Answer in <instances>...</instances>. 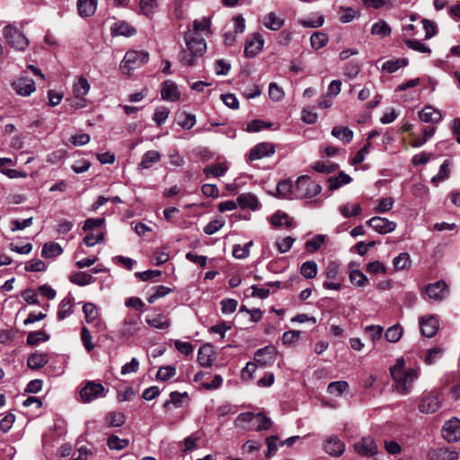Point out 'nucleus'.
Wrapping results in <instances>:
<instances>
[{
	"label": "nucleus",
	"mask_w": 460,
	"mask_h": 460,
	"mask_svg": "<svg viewBox=\"0 0 460 460\" xmlns=\"http://www.w3.org/2000/svg\"><path fill=\"white\" fill-rule=\"evenodd\" d=\"M187 49L180 52V61L182 65L191 66L195 64V58L201 57L207 49L205 40L197 33L188 31L184 35Z\"/></svg>",
	"instance_id": "1"
},
{
	"label": "nucleus",
	"mask_w": 460,
	"mask_h": 460,
	"mask_svg": "<svg viewBox=\"0 0 460 460\" xmlns=\"http://www.w3.org/2000/svg\"><path fill=\"white\" fill-rule=\"evenodd\" d=\"M3 36L8 46L17 51H24L30 44V40L24 32L13 24L4 27Z\"/></svg>",
	"instance_id": "2"
},
{
	"label": "nucleus",
	"mask_w": 460,
	"mask_h": 460,
	"mask_svg": "<svg viewBox=\"0 0 460 460\" xmlns=\"http://www.w3.org/2000/svg\"><path fill=\"white\" fill-rule=\"evenodd\" d=\"M322 190L321 186L308 175H302L296 181L294 187L295 199H311L317 196Z\"/></svg>",
	"instance_id": "3"
},
{
	"label": "nucleus",
	"mask_w": 460,
	"mask_h": 460,
	"mask_svg": "<svg viewBox=\"0 0 460 460\" xmlns=\"http://www.w3.org/2000/svg\"><path fill=\"white\" fill-rule=\"evenodd\" d=\"M392 377L395 383V391L402 395H406L412 390L413 383L419 377V373L416 369L409 367L403 372L394 374Z\"/></svg>",
	"instance_id": "4"
},
{
	"label": "nucleus",
	"mask_w": 460,
	"mask_h": 460,
	"mask_svg": "<svg viewBox=\"0 0 460 460\" xmlns=\"http://www.w3.org/2000/svg\"><path fill=\"white\" fill-rule=\"evenodd\" d=\"M149 54L146 51L128 50L120 63V70L130 75L131 71L137 69L147 63Z\"/></svg>",
	"instance_id": "5"
},
{
	"label": "nucleus",
	"mask_w": 460,
	"mask_h": 460,
	"mask_svg": "<svg viewBox=\"0 0 460 460\" xmlns=\"http://www.w3.org/2000/svg\"><path fill=\"white\" fill-rule=\"evenodd\" d=\"M108 391L104 386L94 381H87L80 390V397L84 402H91L98 398L105 397Z\"/></svg>",
	"instance_id": "6"
},
{
	"label": "nucleus",
	"mask_w": 460,
	"mask_h": 460,
	"mask_svg": "<svg viewBox=\"0 0 460 460\" xmlns=\"http://www.w3.org/2000/svg\"><path fill=\"white\" fill-rule=\"evenodd\" d=\"M141 326L142 321L140 315L128 314L119 329V336L123 339H130L139 332Z\"/></svg>",
	"instance_id": "7"
},
{
	"label": "nucleus",
	"mask_w": 460,
	"mask_h": 460,
	"mask_svg": "<svg viewBox=\"0 0 460 460\" xmlns=\"http://www.w3.org/2000/svg\"><path fill=\"white\" fill-rule=\"evenodd\" d=\"M90 90V84L84 76L76 78L73 84L74 101L72 106L75 109L84 108L86 106V101L84 98Z\"/></svg>",
	"instance_id": "8"
},
{
	"label": "nucleus",
	"mask_w": 460,
	"mask_h": 460,
	"mask_svg": "<svg viewBox=\"0 0 460 460\" xmlns=\"http://www.w3.org/2000/svg\"><path fill=\"white\" fill-rule=\"evenodd\" d=\"M442 436L449 443L460 440V420L453 418L445 422Z\"/></svg>",
	"instance_id": "9"
},
{
	"label": "nucleus",
	"mask_w": 460,
	"mask_h": 460,
	"mask_svg": "<svg viewBox=\"0 0 460 460\" xmlns=\"http://www.w3.org/2000/svg\"><path fill=\"white\" fill-rule=\"evenodd\" d=\"M425 293L429 299L441 301L448 296V288L445 281L438 280L435 283L429 284L425 288Z\"/></svg>",
	"instance_id": "10"
},
{
	"label": "nucleus",
	"mask_w": 460,
	"mask_h": 460,
	"mask_svg": "<svg viewBox=\"0 0 460 460\" xmlns=\"http://www.w3.org/2000/svg\"><path fill=\"white\" fill-rule=\"evenodd\" d=\"M367 225L372 227L380 234H385L393 232L396 228V223L390 221L385 217H374L367 221Z\"/></svg>",
	"instance_id": "11"
},
{
	"label": "nucleus",
	"mask_w": 460,
	"mask_h": 460,
	"mask_svg": "<svg viewBox=\"0 0 460 460\" xmlns=\"http://www.w3.org/2000/svg\"><path fill=\"white\" fill-rule=\"evenodd\" d=\"M277 350L274 346H265L254 353V360L261 366H271L276 360Z\"/></svg>",
	"instance_id": "12"
},
{
	"label": "nucleus",
	"mask_w": 460,
	"mask_h": 460,
	"mask_svg": "<svg viewBox=\"0 0 460 460\" xmlns=\"http://www.w3.org/2000/svg\"><path fill=\"white\" fill-rule=\"evenodd\" d=\"M441 406V398L438 394H429L422 397L420 404L419 410L422 413H434L436 412Z\"/></svg>",
	"instance_id": "13"
},
{
	"label": "nucleus",
	"mask_w": 460,
	"mask_h": 460,
	"mask_svg": "<svg viewBox=\"0 0 460 460\" xmlns=\"http://www.w3.org/2000/svg\"><path fill=\"white\" fill-rule=\"evenodd\" d=\"M355 451L363 456L370 457L377 453V447L371 437H364L360 441L355 443Z\"/></svg>",
	"instance_id": "14"
},
{
	"label": "nucleus",
	"mask_w": 460,
	"mask_h": 460,
	"mask_svg": "<svg viewBox=\"0 0 460 460\" xmlns=\"http://www.w3.org/2000/svg\"><path fill=\"white\" fill-rule=\"evenodd\" d=\"M12 85L15 92L22 96H29L36 90L34 81L26 76L18 78Z\"/></svg>",
	"instance_id": "15"
},
{
	"label": "nucleus",
	"mask_w": 460,
	"mask_h": 460,
	"mask_svg": "<svg viewBox=\"0 0 460 460\" xmlns=\"http://www.w3.org/2000/svg\"><path fill=\"white\" fill-rule=\"evenodd\" d=\"M420 331L423 336L433 337L438 331V320L434 315L421 317L420 319Z\"/></svg>",
	"instance_id": "16"
},
{
	"label": "nucleus",
	"mask_w": 460,
	"mask_h": 460,
	"mask_svg": "<svg viewBox=\"0 0 460 460\" xmlns=\"http://www.w3.org/2000/svg\"><path fill=\"white\" fill-rule=\"evenodd\" d=\"M275 153V147L270 143H260L250 150L249 159L251 161L268 157Z\"/></svg>",
	"instance_id": "17"
},
{
	"label": "nucleus",
	"mask_w": 460,
	"mask_h": 460,
	"mask_svg": "<svg viewBox=\"0 0 460 460\" xmlns=\"http://www.w3.org/2000/svg\"><path fill=\"white\" fill-rule=\"evenodd\" d=\"M323 448L328 455L338 457L343 454L345 445L337 436H331L326 439Z\"/></svg>",
	"instance_id": "18"
},
{
	"label": "nucleus",
	"mask_w": 460,
	"mask_h": 460,
	"mask_svg": "<svg viewBox=\"0 0 460 460\" xmlns=\"http://www.w3.org/2000/svg\"><path fill=\"white\" fill-rule=\"evenodd\" d=\"M264 40L260 33H255L253 37L248 40L244 47V54L247 58H254L262 49Z\"/></svg>",
	"instance_id": "19"
},
{
	"label": "nucleus",
	"mask_w": 460,
	"mask_h": 460,
	"mask_svg": "<svg viewBox=\"0 0 460 460\" xmlns=\"http://www.w3.org/2000/svg\"><path fill=\"white\" fill-rule=\"evenodd\" d=\"M180 92L176 84L172 81H165L161 89V97L164 101L177 102L180 99Z\"/></svg>",
	"instance_id": "20"
},
{
	"label": "nucleus",
	"mask_w": 460,
	"mask_h": 460,
	"mask_svg": "<svg viewBox=\"0 0 460 460\" xmlns=\"http://www.w3.org/2000/svg\"><path fill=\"white\" fill-rule=\"evenodd\" d=\"M214 350L209 344H205L199 349L198 362L203 367H210L213 363Z\"/></svg>",
	"instance_id": "21"
},
{
	"label": "nucleus",
	"mask_w": 460,
	"mask_h": 460,
	"mask_svg": "<svg viewBox=\"0 0 460 460\" xmlns=\"http://www.w3.org/2000/svg\"><path fill=\"white\" fill-rule=\"evenodd\" d=\"M442 113L430 106H426L419 113V118L425 123H438L442 119Z\"/></svg>",
	"instance_id": "22"
},
{
	"label": "nucleus",
	"mask_w": 460,
	"mask_h": 460,
	"mask_svg": "<svg viewBox=\"0 0 460 460\" xmlns=\"http://www.w3.org/2000/svg\"><path fill=\"white\" fill-rule=\"evenodd\" d=\"M49 360L47 353L37 352L31 354L27 359V366L31 369H39L43 367Z\"/></svg>",
	"instance_id": "23"
},
{
	"label": "nucleus",
	"mask_w": 460,
	"mask_h": 460,
	"mask_svg": "<svg viewBox=\"0 0 460 460\" xmlns=\"http://www.w3.org/2000/svg\"><path fill=\"white\" fill-rule=\"evenodd\" d=\"M146 322L150 327L159 330L168 329L171 325L169 318L164 314H158L152 317H147Z\"/></svg>",
	"instance_id": "24"
},
{
	"label": "nucleus",
	"mask_w": 460,
	"mask_h": 460,
	"mask_svg": "<svg viewBox=\"0 0 460 460\" xmlns=\"http://www.w3.org/2000/svg\"><path fill=\"white\" fill-rule=\"evenodd\" d=\"M97 7V0H78L77 9L82 17L92 16Z\"/></svg>",
	"instance_id": "25"
},
{
	"label": "nucleus",
	"mask_w": 460,
	"mask_h": 460,
	"mask_svg": "<svg viewBox=\"0 0 460 460\" xmlns=\"http://www.w3.org/2000/svg\"><path fill=\"white\" fill-rule=\"evenodd\" d=\"M161 154L155 150H149L146 152L142 156L141 162L139 164V168H150L154 164H156L161 160Z\"/></svg>",
	"instance_id": "26"
},
{
	"label": "nucleus",
	"mask_w": 460,
	"mask_h": 460,
	"mask_svg": "<svg viewBox=\"0 0 460 460\" xmlns=\"http://www.w3.org/2000/svg\"><path fill=\"white\" fill-rule=\"evenodd\" d=\"M237 203L242 208L255 210L258 208L257 198L251 193H243L238 196Z\"/></svg>",
	"instance_id": "27"
},
{
	"label": "nucleus",
	"mask_w": 460,
	"mask_h": 460,
	"mask_svg": "<svg viewBox=\"0 0 460 460\" xmlns=\"http://www.w3.org/2000/svg\"><path fill=\"white\" fill-rule=\"evenodd\" d=\"M73 307H74V304H73V300L71 297L66 296L64 299H62V301L60 302L59 306H58V320L62 321V320L66 319V317L70 316L74 312Z\"/></svg>",
	"instance_id": "28"
},
{
	"label": "nucleus",
	"mask_w": 460,
	"mask_h": 460,
	"mask_svg": "<svg viewBox=\"0 0 460 460\" xmlns=\"http://www.w3.org/2000/svg\"><path fill=\"white\" fill-rule=\"evenodd\" d=\"M351 177L343 172H340L337 176L330 177L328 179L329 189L331 190H336L344 184H348L351 181Z\"/></svg>",
	"instance_id": "29"
},
{
	"label": "nucleus",
	"mask_w": 460,
	"mask_h": 460,
	"mask_svg": "<svg viewBox=\"0 0 460 460\" xmlns=\"http://www.w3.org/2000/svg\"><path fill=\"white\" fill-rule=\"evenodd\" d=\"M277 194L282 199H295L294 187L290 181H281L277 185Z\"/></svg>",
	"instance_id": "30"
},
{
	"label": "nucleus",
	"mask_w": 460,
	"mask_h": 460,
	"mask_svg": "<svg viewBox=\"0 0 460 460\" xmlns=\"http://www.w3.org/2000/svg\"><path fill=\"white\" fill-rule=\"evenodd\" d=\"M409 64L408 58H396L388 60L382 66V71L392 74L396 72L399 68L404 67Z\"/></svg>",
	"instance_id": "31"
},
{
	"label": "nucleus",
	"mask_w": 460,
	"mask_h": 460,
	"mask_svg": "<svg viewBox=\"0 0 460 460\" xmlns=\"http://www.w3.org/2000/svg\"><path fill=\"white\" fill-rule=\"evenodd\" d=\"M392 32V29L389 24L384 21L379 20L376 23H374L371 27V34L377 35L381 38H385L390 36Z\"/></svg>",
	"instance_id": "32"
},
{
	"label": "nucleus",
	"mask_w": 460,
	"mask_h": 460,
	"mask_svg": "<svg viewBox=\"0 0 460 460\" xmlns=\"http://www.w3.org/2000/svg\"><path fill=\"white\" fill-rule=\"evenodd\" d=\"M63 252L62 247L53 242L46 243L41 250V256L45 258H54Z\"/></svg>",
	"instance_id": "33"
},
{
	"label": "nucleus",
	"mask_w": 460,
	"mask_h": 460,
	"mask_svg": "<svg viewBox=\"0 0 460 460\" xmlns=\"http://www.w3.org/2000/svg\"><path fill=\"white\" fill-rule=\"evenodd\" d=\"M188 396L189 395L187 392H172L170 394V399L164 403L163 407L165 411L169 410L171 404H172L176 408H179L182 405L183 399L188 398Z\"/></svg>",
	"instance_id": "34"
},
{
	"label": "nucleus",
	"mask_w": 460,
	"mask_h": 460,
	"mask_svg": "<svg viewBox=\"0 0 460 460\" xmlns=\"http://www.w3.org/2000/svg\"><path fill=\"white\" fill-rule=\"evenodd\" d=\"M254 420V414L252 412H243L240 413L234 420V426L243 429H252L250 424Z\"/></svg>",
	"instance_id": "35"
},
{
	"label": "nucleus",
	"mask_w": 460,
	"mask_h": 460,
	"mask_svg": "<svg viewBox=\"0 0 460 460\" xmlns=\"http://www.w3.org/2000/svg\"><path fill=\"white\" fill-rule=\"evenodd\" d=\"M227 169H228V167L226 164L220 163V164H214L206 166L203 169V172L207 177H210V176L219 177V176L224 175L226 173V172L227 171Z\"/></svg>",
	"instance_id": "36"
},
{
	"label": "nucleus",
	"mask_w": 460,
	"mask_h": 460,
	"mask_svg": "<svg viewBox=\"0 0 460 460\" xmlns=\"http://www.w3.org/2000/svg\"><path fill=\"white\" fill-rule=\"evenodd\" d=\"M318 272V266L314 261H307L301 265L300 273L301 275L308 279L316 277Z\"/></svg>",
	"instance_id": "37"
},
{
	"label": "nucleus",
	"mask_w": 460,
	"mask_h": 460,
	"mask_svg": "<svg viewBox=\"0 0 460 460\" xmlns=\"http://www.w3.org/2000/svg\"><path fill=\"white\" fill-rule=\"evenodd\" d=\"M256 426L253 429L256 431H262V430H268L272 426L271 420L267 417L263 412H259L257 414H254V420Z\"/></svg>",
	"instance_id": "38"
},
{
	"label": "nucleus",
	"mask_w": 460,
	"mask_h": 460,
	"mask_svg": "<svg viewBox=\"0 0 460 460\" xmlns=\"http://www.w3.org/2000/svg\"><path fill=\"white\" fill-rule=\"evenodd\" d=\"M332 135L344 143H349L353 138V131L349 128L334 127Z\"/></svg>",
	"instance_id": "39"
},
{
	"label": "nucleus",
	"mask_w": 460,
	"mask_h": 460,
	"mask_svg": "<svg viewBox=\"0 0 460 460\" xmlns=\"http://www.w3.org/2000/svg\"><path fill=\"white\" fill-rule=\"evenodd\" d=\"M402 327L399 323H396L386 330L385 338L389 342H397L402 338Z\"/></svg>",
	"instance_id": "40"
},
{
	"label": "nucleus",
	"mask_w": 460,
	"mask_h": 460,
	"mask_svg": "<svg viewBox=\"0 0 460 460\" xmlns=\"http://www.w3.org/2000/svg\"><path fill=\"white\" fill-rule=\"evenodd\" d=\"M264 25L271 31H279L284 25V20L271 12L265 17Z\"/></svg>",
	"instance_id": "41"
},
{
	"label": "nucleus",
	"mask_w": 460,
	"mask_h": 460,
	"mask_svg": "<svg viewBox=\"0 0 460 460\" xmlns=\"http://www.w3.org/2000/svg\"><path fill=\"white\" fill-rule=\"evenodd\" d=\"M349 388V384L346 381L332 382L327 386V392L335 396H341Z\"/></svg>",
	"instance_id": "42"
},
{
	"label": "nucleus",
	"mask_w": 460,
	"mask_h": 460,
	"mask_svg": "<svg viewBox=\"0 0 460 460\" xmlns=\"http://www.w3.org/2000/svg\"><path fill=\"white\" fill-rule=\"evenodd\" d=\"M83 312L85 316V320L87 323H93L99 317V312L96 305L93 303H85L83 305Z\"/></svg>",
	"instance_id": "43"
},
{
	"label": "nucleus",
	"mask_w": 460,
	"mask_h": 460,
	"mask_svg": "<svg viewBox=\"0 0 460 460\" xmlns=\"http://www.w3.org/2000/svg\"><path fill=\"white\" fill-rule=\"evenodd\" d=\"M49 339V334L44 331L31 332L28 334L26 342L28 345L35 346L40 341H47Z\"/></svg>",
	"instance_id": "44"
},
{
	"label": "nucleus",
	"mask_w": 460,
	"mask_h": 460,
	"mask_svg": "<svg viewBox=\"0 0 460 460\" xmlns=\"http://www.w3.org/2000/svg\"><path fill=\"white\" fill-rule=\"evenodd\" d=\"M393 264L397 270H402L410 268L411 259L407 252H402L393 260Z\"/></svg>",
	"instance_id": "45"
},
{
	"label": "nucleus",
	"mask_w": 460,
	"mask_h": 460,
	"mask_svg": "<svg viewBox=\"0 0 460 460\" xmlns=\"http://www.w3.org/2000/svg\"><path fill=\"white\" fill-rule=\"evenodd\" d=\"M129 444L128 439L119 438L117 436H110L107 439V445L111 450H121L127 447Z\"/></svg>",
	"instance_id": "46"
},
{
	"label": "nucleus",
	"mask_w": 460,
	"mask_h": 460,
	"mask_svg": "<svg viewBox=\"0 0 460 460\" xmlns=\"http://www.w3.org/2000/svg\"><path fill=\"white\" fill-rule=\"evenodd\" d=\"M72 283L78 286H86L93 281L92 275L85 272H77L69 277Z\"/></svg>",
	"instance_id": "47"
},
{
	"label": "nucleus",
	"mask_w": 460,
	"mask_h": 460,
	"mask_svg": "<svg viewBox=\"0 0 460 460\" xmlns=\"http://www.w3.org/2000/svg\"><path fill=\"white\" fill-rule=\"evenodd\" d=\"M311 46L314 49H320L328 42V36L323 32H314L310 38Z\"/></svg>",
	"instance_id": "48"
},
{
	"label": "nucleus",
	"mask_w": 460,
	"mask_h": 460,
	"mask_svg": "<svg viewBox=\"0 0 460 460\" xmlns=\"http://www.w3.org/2000/svg\"><path fill=\"white\" fill-rule=\"evenodd\" d=\"M349 281L357 287H364L368 282V279L359 270H352L349 272Z\"/></svg>",
	"instance_id": "49"
},
{
	"label": "nucleus",
	"mask_w": 460,
	"mask_h": 460,
	"mask_svg": "<svg viewBox=\"0 0 460 460\" xmlns=\"http://www.w3.org/2000/svg\"><path fill=\"white\" fill-rule=\"evenodd\" d=\"M340 211L344 217H356L361 214L362 209L359 204H345L340 208Z\"/></svg>",
	"instance_id": "50"
},
{
	"label": "nucleus",
	"mask_w": 460,
	"mask_h": 460,
	"mask_svg": "<svg viewBox=\"0 0 460 460\" xmlns=\"http://www.w3.org/2000/svg\"><path fill=\"white\" fill-rule=\"evenodd\" d=\"M436 128L434 127H427L422 129V137L416 138L411 142L413 147L422 146L429 138L435 134Z\"/></svg>",
	"instance_id": "51"
},
{
	"label": "nucleus",
	"mask_w": 460,
	"mask_h": 460,
	"mask_svg": "<svg viewBox=\"0 0 460 460\" xmlns=\"http://www.w3.org/2000/svg\"><path fill=\"white\" fill-rule=\"evenodd\" d=\"M449 161L446 160L441 164L438 172L437 175L433 176L431 179V181L435 184H438V182L447 179L450 175V170H449Z\"/></svg>",
	"instance_id": "52"
},
{
	"label": "nucleus",
	"mask_w": 460,
	"mask_h": 460,
	"mask_svg": "<svg viewBox=\"0 0 460 460\" xmlns=\"http://www.w3.org/2000/svg\"><path fill=\"white\" fill-rule=\"evenodd\" d=\"M106 421L111 427H120L125 422V415L119 411H112L107 415Z\"/></svg>",
	"instance_id": "53"
},
{
	"label": "nucleus",
	"mask_w": 460,
	"mask_h": 460,
	"mask_svg": "<svg viewBox=\"0 0 460 460\" xmlns=\"http://www.w3.org/2000/svg\"><path fill=\"white\" fill-rule=\"evenodd\" d=\"M270 222L273 226L278 227L281 226H290L292 225V220L288 217V214L277 212L275 213L271 218Z\"/></svg>",
	"instance_id": "54"
},
{
	"label": "nucleus",
	"mask_w": 460,
	"mask_h": 460,
	"mask_svg": "<svg viewBox=\"0 0 460 460\" xmlns=\"http://www.w3.org/2000/svg\"><path fill=\"white\" fill-rule=\"evenodd\" d=\"M325 275L328 279L341 281L340 264L335 261L329 262L326 267Z\"/></svg>",
	"instance_id": "55"
},
{
	"label": "nucleus",
	"mask_w": 460,
	"mask_h": 460,
	"mask_svg": "<svg viewBox=\"0 0 460 460\" xmlns=\"http://www.w3.org/2000/svg\"><path fill=\"white\" fill-rule=\"evenodd\" d=\"M113 31L116 35H122L127 37L132 36L136 33V30L128 23L124 22L116 23Z\"/></svg>",
	"instance_id": "56"
},
{
	"label": "nucleus",
	"mask_w": 460,
	"mask_h": 460,
	"mask_svg": "<svg viewBox=\"0 0 460 460\" xmlns=\"http://www.w3.org/2000/svg\"><path fill=\"white\" fill-rule=\"evenodd\" d=\"M139 7L141 13L150 17L157 7L156 0H140Z\"/></svg>",
	"instance_id": "57"
},
{
	"label": "nucleus",
	"mask_w": 460,
	"mask_h": 460,
	"mask_svg": "<svg viewBox=\"0 0 460 460\" xmlns=\"http://www.w3.org/2000/svg\"><path fill=\"white\" fill-rule=\"evenodd\" d=\"M324 236L323 234H317L312 239L306 241L305 249L310 252H315L320 249L322 244L324 243Z\"/></svg>",
	"instance_id": "58"
},
{
	"label": "nucleus",
	"mask_w": 460,
	"mask_h": 460,
	"mask_svg": "<svg viewBox=\"0 0 460 460\" xmlns=\"http://www.w3.org/2000/svg\"><path fill=\"white\" fill-rule=\"evenodd\" d=\"M444 353V349L440 347L432 348L428 350L427 355L425 357V362L428 365H432L436 363L439 358H441Z\"/></svg>",
	"instance_id": "59"
},
{
	"label": "nucleus",
	"mask_w": 460,
	"mask_h": 460,
	"mask_svg": "<svg viewBox=\"0 0 460 460\" xmlns=\"http://www.w3.org/2000/svg\"><path fill=\"white\" fill-rule=\"evenodd\" d=\"M176 374V369L172 366L161 367L156 373V379L160 381H166Z\"/></svg>",
	"instance_id": "60"
},
{
	"label": "nucleus",
	"mask_w": 460,
	"mask_h": 460,
	"mask_svg": "<svg viewBox=\"0 0 460 460\" xmlns=\"http://www.w3.org/2000/svg\"><path fill=\"white\" fill-rule=\"evenodd\" d=\"M337 165L327 161V162H322V161H318L316 162L313 168L314 171L318 172H323V173H331L332 172H334L336 169H337Z\"/></svg>",
	"instance_id": "61"
},
{
	"label": "nucleus",
	"mask_w": 460,
	"mask_h": 460,
	"mask_svg": "<svg viewBox=\"0 0 460 460\" xmlns=\"http://www.w3.org/2000/svg\"><path fill=\"white\" fill-rule=\"evenodd\" d=\"M404 44L411 49L420 53H430L431 50L424 43L417 40H405Z\"/></svg>",
	"instance_id": "62"
},
{
	"label": "nucleus",
	"mask_w": 460,
	"mask_h": 460,
	"mask_svg": "<svg viewBox=\"0 0 460 460\" xmlns=\"http://www.w3.org/2000/svg\"><path fill=\"white\" fill-rule=\"evenodd\" d=\"M285 93L276 83H270L269 85V96L274 102H279L284 98Z\"/></svg>",
	"instance_id": "63"
},
{
	"label": "nucleus",
	"mask_w": 460,
	"mask_h": 460,
	"mask_svg": "<svg viewBox=\"0 0 460 460\" xmlns=\"http://www.w3.org/2000/svg\"><path fill=\"white\" fill-rule=\"evenodd\" d=\"M340 20L343 23L351 22L356 17V12L351 7H339Z\"/></svg>",
	"instance_id": "64"
}]
</instances>
